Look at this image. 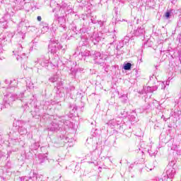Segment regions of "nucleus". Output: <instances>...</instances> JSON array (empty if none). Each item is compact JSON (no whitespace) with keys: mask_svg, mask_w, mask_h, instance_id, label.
<instances>
[{"mask_svg":"<svg viewBox=\"0 0 181 181\" xmlns=\"http://www.w3.org/2000/svg\"><path fill=\"white\" fill-rule=\"evenodd\" d=\"M33 176L30 177V179H33V180H35V179L37 180V173H33Z\"/></svg>","mask_w":181,"mask_h":181,"instance_id":"obj_19","label":"nucleus"},{"mask_svg":"<svg viewBox=\"0 0 181 181\" xmlns=\"http://www.w3.org/2000/svg\"><path fill=\"white\" fill-rule=\"evenodd\" d=\"M57 47H58V49H63V45H62V44H57Z\"/></svg>","mask_w":181,"mask_h":181,"instance_id":"obj_20","label":"nucleus"},{"mask_svg":"<svg viewBox=\"0 0 181 181\" xmlns=\"http://www.w3.org/2000/svg\"><path fill=\"white\" fill-rule=\"evenodd\" d=\"M16 98H18L16 95L8 93V95H6L4 96V100L6 103V104H8L9 105H11V103H13V101H15Z\"/></svg>","mask_w":181,"mask_h":181,"instance_id":"obj_2","label":"nucleus"},{"mask_svg":"<svg viewBox=\"0 0 181 181\" xmlns=\"http://www.w3.org/2000/svg\"><path fill=\"white\" fill-rule=\"evenodd\" d=\"M58 79H59V78L57 77V76H54L49 78V81L51 83H56V81H57Z\"/></svg>","mask_w":181,"mask_h":181,"instance_id":"obj_14","label":"nucleus"},{"mask_svg":"<svg viewBox=\"0 0 181 181\" xmlns=\"http://www.w3.org/2000/svg\"><path fill=\"white\" fill-rule=\"evenodd\" d=\"M49 57H42V62H41V65L42 67H47V66H49Z\"/></svg>","mask_w":181,"mask_h":181,"instance_id":"obj_8","label":"nucleus"},{"mask_svg":"<svg viewBox=\"0 0 181 181\" xmlns=\"http://www.w3.org/2000/svg\"><path fill=\"white\" fill-rule=\"evenodd\" d=\"M80 54H81V56H83L84 57H88V56L90 55V51L86 50L83 52H81Z\"/></svg>","mask_w":181,"mask_h":181,"instance_id":"obj_15","label":"nucleus"},{"mask_svg":"<svg viewBox=\"0 0 181 181\" xmlns=\"http://www.w3.org/2000/svg\"><path fill=\"white\" fill-rule=\"evenodd\" d=\"M173 10H170L166 11V13H165V18H166V19H170V18H172L173 13L172 12Z\"/></svg>","mask_w":181,"mask_h":181,"instance_id":"obj_10","label":"nucleus"},{"mask_svg":"<svg viewBox=\"0 0 181 181\" xmlns=\"http://www.w3.org/2000/svg\"><path fill=\"white\" fill-rule=\"evenodd\" d=\"M107 124L109 127H110V128H114V124H115V122H114V120H110Z\"/></svg>","mask_w":181,"mask_h":181,"instance_id":"obj_18","label":"nucleus"},{"mask_svg":"<svg viewBox=\"0 0 181 181\" xmlns=\"http://www.w3.org/2000/svg\"><path fill=\"white\" fill-rule=\"evenodd\" d=\"M46 159V157H45L43 156V154H40L38 156V160H39V163H43V162H45V160Z\"/></svg>","mask_w":181,"mask_h":181,"instance_id":"obj_12","label":"nucleus"},{"mask_svg":"<svg viewBox=\"0 0 181 181\" xmlns=\"http://www.w3.org/2000/svg\"><path fill=\"white\" fill-rule=\"evenodd\" d=\"M22 39H25V34H21Z\"/></svg>","mask_w":181,"mask_h":181,"instance_id":"obj_23","label":"nucleus"},{"mask_svg":"<svg viewBox=\"0 0 181 181\" xmlns=\"http://www.w3.org/2000/svg\"><path fill=\"white\" fill-rule=\"evenodd\" d=\"M161 86L163 87L162 88H163V89H165V88L166 87L165 86V83H161Z\"/></svg>","mask_w":181,"mask_h":181,"instance_id":"obj_22","label":"nucleus"},{"mask_svg":"<svg viewBox=\"0 0 181 181\" xmlns=\"http://www.w3.org/2000/svg\"><path fill=\"white\" fill-rule=\"evenodd\" d=\"M149 170H152V168H149Z\"/></svg>","mask_w":181,"mask_h":181,"instance_id":"obj_24","label":"nucleus"},{"mask_svg":"<svg viewBox=\"0 0 181 181\" xmlns=\"http://www.w3.org/2000/svg\"><path fill=\"white\" fill-rule=\"evenodd\" d=\"M23 49V47H22V45H19V48L18 49H16V51H13V53H15V54H17V60H20V59H22V57L19 56L22 55V56H25V53L22 52V49Z\"/></svg>","mask_w":181,"mask_h":181,"instance_id":"obj_6","label":"nucleus"},{"mask_svg":"<svg viewBox=\"0 0 181 181\" xmlns=\"http://www.w3.org/2000/svg\"><path fill=\"white\" fill-rule=\"evenodd\" d=\"M49 52L52 54H55L57 53V44L56 43H51L49 45Z\"/></svg>","mask_w":181,"mask_h":181,"instance_id":"obj_5","label":"nucleus"},{"mask_svg":"<svg viewBox=\"0 0 181 181\" xmlns=\"http://www.w3.org/2000/svg\"><path fill=\"white\" fill-rule=\"evenodd\" d=\"M102 39H104V37H103V33H93V34L91 36L92 42H93V43L95 44L98 43V42L102 40Z\"/></svg>","mask_w":181,"mask_h":181,"instance_id":"obj_4","label":"nucleus"},{"mask_svg":"<svg viewBox=\"0 0 181 181\" xmlns=\"http://www.w3.org/2000/svg\"><path fill=\"white\" fill-rule=\"evenodd\" d=\"M131 67H132V64L131 63H127L124 66V70H131Z\"/></svg>","mask_w":181,"mask_h":181,"instance_id":"obj_16","label":"nucleus"},{"mask_svg":"<svg viewBox=\"0 0 181 181\" xmlns=\"http://www.w3.org/2000/svg\"><path fill=\"white\" fill-rule=\"evenodd\" d=\"M93 60L96 64H100V66H104V62L107 60V55L101 54V52H95L93 55Z\"/></svg>","mask_w":181,"mask_h":181,"instance_id":"obj_1","label":"nucleus"},{"mask_svg":"<svg viewBox=\"0 0 181 181\" xmlns=\"http://www.w3.org/2000/svg\"><path fill=\"white\" fill-rule=\"evenodd\" d=\"M176 175V170L172 166H168L166 170V175L168 179H173Z\"/></svg>","mask_w":181,"mask_h":181,"instance_id":"obj_3","label":"nucleus"},{"mask_svg":"<svg viewBox=\"0 0 181 181\" xmlns=\"http://www.w3.org/2000/svg\"><path fill=\"white\" fill-rule=\"evenodd\" d=\"M59 124H57V123L52 122L51 126L49 127H48V130L49 131H59Z\"/></svg>","mask_w":181,"mask_h":181,"instance_id":"obj_9","label":"nucleus"},{"mask_svg":"<svg viewBox=\"0 0 181 181\" xmlns=\"http://www.w3.org/2000/svg\"><path fill=\"white\" fill-rule=\"evenodd\" d=\"M158 90V86H148L147 87V91L148 93H153L154 91H156Z\"/></svg>","mask_w":181,"mask_h":181,"instance_id":"obj_11","label":"nucleus"},{"mask_svg":"<svg viewBox=\"0 0 181 181\" xmlns=\"http://www.w3.org/2000/svg\"><path fill=\"white\" fill-rule=\"evenodd\" d=\"M37 19L38 22H40V21H42V17L41 16H37Z\"/></svg>","mask_w":181,"mask_h":181,"instance_id":"obj_21","label":"nucleus"},{"mask_svg":"<svg viewBox=\"0 0 181 181\" xmlns=\"http://www.w3.org/2000/svg\"><path fill=\"white\" fill-rule=\"evenodd\" d=\"M119 98L122 103H127V101H128V96L127 95H122Z\"/></svg>","mask_w":181,"mask_h":181,"instance_id":"obj_13","label":"nucleus"},{"mask_svg":"<svg viewBox=\"0 0 181 181\" xmlns=\"http://www.w3.org/2000/svg\"><path fill=\"white\" fill-rule=\"evenodd\" d=\"M71 108H72V110L70 111V112L72 115H74V114H76V111H77V106H73L71 107Z\"/></svg>","mask_w":181,"mask_h":181,"instance_id":"obj_17","label":"nucleus"},{"mask_svg":"<svg viewBox=\"0 0 181 181\" xmlns=\"http://www.w3.org/2000/svg\"><path fill=\"white\" fill-rule=\"evenodd\" d=\"M144 33H145V28H144V25L139 27L134 30L135 36H141V35H144Z\"/></svg>","mask_w":181,"mask_h":181,"instance_id":"obj_7","label":"nucleus"}]
</instances>
